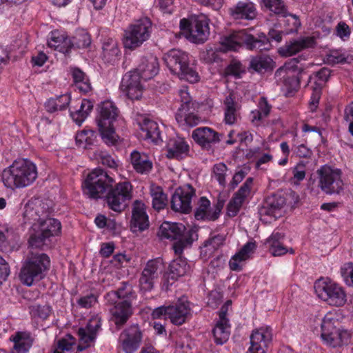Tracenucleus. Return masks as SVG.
<instances>
[{"instance_id": "24", "label": "nucleus", "mask_w": 353, "mask_h": 353, "mask_svg": "<svg viewBox=\"0 0 353 353\" xmlns=\"http://www.w3.org/2000/svg\"><path fill=\"white\" fill-rule=\"evenodd\" d=\"M130 227L133 232H142L149 227L146 207L141 201L136 200L133 203Z\"/></svg>"}, {"instance_id": "29", "label": "nucleus", "mask_w": 353, "mask_h": 353, "mask_svg": "<svg viewBox=\"0 0 353 353\" xmlns=\"http://www.w3.org/2000/svg\"><path fill=\"white\" fill-rule=\"evenodd\" d=\"M313 44L314 39L310 37L293 39L281 47L279 49V53L282 57H291L305 48L312 47Z\"/></svg>"}, {"instance_id": "19", "label": "nucleus", "mask_w": 353, "mask_h": 353, "mask_svg": "<svg viewBox=\"0 0 353 353\" xmlns=\"http://www.w3.org/2000/svg\"><path fill=\"white\" fill-rule=\"evenodd\" d=\"M192 137L194 141L202 148L212 150V145L219 143L223 137L209 127H199L193 130Z\"/></svg>"}, {"instance_id": "45", "label": "nucleus", "mask_w": 353, "mask_h": 353, "mask_svg": "<svg viewBox=\"0 0 353 353\" xmlns=\"http://www.w3.org/2000/svg\"><path fill=\"white\" fill-rule=\"evenodd\" d=\"M225 112L224 122L228 125L234 124L238 119L236 103L234 101L232 95L230 94L225 97L224 101Z\"/></svg>"}, {"instance_id": "49", "label": "nucleus", "mask_w": 353, "mask_h": 353, "mask_svg": "<svg viewBox=\"0 0 353 353\" xmlns=\"http://www.w3.org/2000/svg\"><path fill=\"white\" fill-rule=\"evenodd\" d=\"M262 6L265 7L274 14L285 17L288 12L282 0H259Z\"/></svg>"}, {"instance_id": "8", "label": "nucleus", "mask_w": 353, "mask_h": 353, "mask_svg": "<svg viewBox=\"0 0 353 353\" xmlns=\"http://www.w3.org/2000/svg\"><path fill=\"white\" fill-rule=\"evenodd\" d=\"M118 116L117 107L110 101H104L96 121L101 139L107 145H114L119 137L116 134L113 123Z\"/></svg>"}, {"instance_id": "38", "label": "nucleus", "mask_w": 353, "mask_h": 353, "mask_svg": "<svg viewBox=\"0 0 353 353\" xmlns=\"http://www.w3.org/2000/svg\"><path fill=\"white\" fill-rule=\"evenodd\" d=\"M330 333V334L323 336L321 338L327 345L333 347H339L347 343L350 339L349 332L341 327Z\"/></svg>"}, {"instance_id": "30", "label": "nucleus", "mask_w": 353, "mask_h": 353, "mask_svg": "<svg viewBox=\"0 0 353 353\" xmlns=\"http://www.w3.org/2000/svg\"><path fill=\"white\" fill-rule=\"evenodd\" d=\"M130 163L135 172L140 174H149L153 167L150 157L146 153L136 150L130 153Z\"/></svg>"}, {"instance_id": "50", "label": "nucleus", "mask_w": 353, "mask_h": 353, "mask_svg": "<svg viewBox=\"0 0 353 353\" xmlns=\"http://www.w3.org/2000/svg\"><path fill=\"white\" fill-rule=\"evenodd\" d=\"M253 184V179L252 177H248L243 184L241 186L239 190L234 194L231 201H234V203H237L240 206H242L245 199L249 195L251 187Z\"/></svg>"}, {"instance_id": "59", "label": "nucleus", "mask_w": 353, "mask_h": 353, "mask_svg": "<svg viewBox=\"0 0 353 353\" xmlns=\"http://www.w3.org/2000/svg\"><path fill=\"white\" fill-rule=\"evenodd\" d=\"M291 150L293 155L300 158H309L312 154V150L303 143H293Z\"/></svg>"}, {"instance_id": "60", "label": "nucleus", "mask_w": 353, "mask_h": 353, "mask_svg": "<svg viewBox=\"0 0 353 353\" xmlns=\"http://www.w3.org/2000/svg\"><path fill=\"white\" fill-rule=\"evenodd\" d=\"M101 163L110 168L117 169L118 161L111 154L105 151H101L99 154Z\"/></svg>"}, {"instance_id": "43", "label": "nucleus", "mask_w": 353, "mask_h": 353, "mask_svg": "<svg viewBox=\"0 0 353 353\" xmlns=\"http://www.w3.org/2000/svg\"><path fill=\"white\" fill-rule=\"evenodd\" d=\"M212 333L216 345H223L226 343L230 335V325L228 321H218Z\"/></svg>"}, {"instance_id": "63", "label": "nucleus", "mask_w": 353, "mask_h": 353, "mask_svg": "<svg viewBox=\"0 0 353 353\" xmlns=\"http://www.w3.org/2000/svg\"><path fill=\"white\" fill-rule=\"evenodd\" d=\"M336 35L342 40L346 41L351 34V29L345 22H339L336 27Z\"/></svg>"}, {"instance_id": "4", "label": "nucleus", "mask_w": 353, "mask_h": 353, "mask_svg": "<svg viewBox=\"0 0 353 353\" xmlns=\"http://www.w3.org/2000/svg\"><path fill=\"white\" fill-rule=\"evenodd\" d=\"M158 234L161 238L175 241L172 245L175 254H181L185 248L190 246L197 239V234L194 230H187L183 224L175 222H163Z\"/></svg>"}, {"instance_id": "58", "label": "nucleus", "mask_w": 353, "mask_h": 353, "mask_svg": "<svg viewBox=\"0 0 353 353\" xmlns=\"http://www.w3.org/2000/svg\"><path fill=\"white\" fill-rule=\"evenodd\" d=\"M283 18V22L288 27L286 34L296 32L298 28L301 26L300 20L296 14L288 12V15Z\"/></svg>"}, {"instance_id": "32", "label": "nucleus", "mask_w": 353, "mask_h": 353, "mask_svg": "<svg viewBox=\"0 0 353 353\" xmlns=\"http://www.w3.org/2000/svg\"><path fill=\"white\" fill-rule=\"evenodd\" d=\"M285 204V199L277 194L268 196L259 209L261 216L267 215L276 217Z\"/></svg>"}, {"instance_id": "10", "label": "nucleus", "mask_w": 353, "mask_h": 353, "mask_svg": "<svg viewBox=\"0 0 353 353\" xmlns=\"http://www.w3.org/2000/svg\"><path fill=\"white\" fill-rule=\"evenodd\" d=\"M209 19L205 15L194 16L190 19H182L180 21V29L185 37L190 42L202 44L210 36Z\"/></svg>"}, {"instance_id": "44", "label": "nucleus", "mask_w": 353, "mask_h": 353, "mask_svg": "<svg viewBox=\"0 0 353 353\" xmlns=\"http://www.w3.org/2000/svg\"><path fill=\"white\" fill-rule=\"evenodd\" d=\"M97 134L92 130H83L77 134L76 143L79 147L88 149L97 142Z\"/></svg>"}, {"instance_id": "11", "label": "nucleus", "mask_w": 353, "mask_h": 353, "mask_svg": "<svg viewBox=\"0 0 353 353\" xmlns=\"http://www.w3.org/2000/svg\"><path fill=\"white\" fill-rule=\"evenodd\" d=\"M132 190L129 181L112 184L105 196L108 207L116 212L124 211L132 199Z\"/></svg>"}, {"instance_id": "23", "label": "nucleus", "mask_w": 353, "mask_h": 353, "mask_svg": "<svg viewBox=\"0 0 353 353\" xmlns=\"http://www.w3.org/2000/svg\"><path fill=\"white\" fill-rule=\"evenodd\" d=\"M165 148L168 159L182 160L189 156L190 146L184 138L176 137L168 141Z\"/></svg>"}, {"instance_id": "48", "label": "nucleus", "mask_w": 353, "mask_h": 353, "mask_svg": "<svg viewBox=\"0 0 353 353\" xmlns=\"http://www.w3.org/2000/svg\"><path fill=\"white\" fill-rule=\"evenodd\" d=\"M163 268V259L161 258H157L148 261L142 271V273L148 276L149 277L150 276L154 279H157L161 272Z\"/></svg>"}, {"instance_id": "41", "label": "nucleus", "mask_w": 353, "mask_h": 353, "mask_svg": "<svg viewBox=\"0 0 353 353\" xmlns=\"http://www.w3.org/2000/svg\"><path fill=\"white\" fill-rule=\"evenodd\" d=\"M12 341L14 343L12 353H26L32 345L30 336L26 332H17Z\"/></svg>"}, {"instance_id": "27", "label": "nucleus", "mask_w": 353, "mask_h": 353, "mask_svg": "<svg viewBox=\"0 0 353 353\" xmlns=\"http://www.w3.org/2000/svg\"><path fill=\"white\" fill-rule=\"evenodd\" d=\"M114 307L110 310L117 326L121 327L126 323L133 314L132 302L119 301L115 303H108Z\"/></svg>"}, {"instance_id": "52", "label": "nucleus", "mask_w": 353, "mask_h": 353, "mask_svg": "<svg viewBox=\"0 0 353 353\" xmlns=\"http://www.w3.org/2000/svg\"><path fill=\"white\" fill-rule=\"evenodd\" d=\"M225 53V52L219 46L207 49L203 53L202 58L207 63H219L223 60V55Z\"/></svg>"}, {"instance_id": "47", "label": "nucleus", "mask_w": 353, "mask_h": 353, "mask_svg": "<svg viewBox=\"0 0 353 353\" xmlns=\"http://www.w3.org/2000/svg\"><path fill=\"white\" fill-rule=\"evenodd\" d=\"M210 204V201L205 196L200 198L198 207L194 212V217L196 220L214 221V219H210L212 214Z\"/></svg>"}, {"instance_id": "31", "label": "nucleus", "mask_w": 353, "mask_h": 353, "mask_svg": "<svg viewBox=\"0 0 353 353\" xmlns=\"http://www.w3.org/2000/svg\"><path fill=\"white\" fill-rule=\"evenodd\" d=\"M285 238L283 233L274 231L271 236L266 240L265 244L267 245L270 252L274 256H281L285 254L287 252L294 254V251L292 248L288 249L285 247L283 241Z\"/></svg>"}, {"instance_id": "42", "label": "nucleus", "mask_w": 353, "mask_h": 353, "mask_svg": "<svg viewBox=\"0 0 353 353\" xmlns=\"http://www.w3.org/2000/svg\"><path fill=\"white\" fill-rule=\"evenodd\" d=\"M69 53L73 48H85L91 44V37L85 30H78L74 35L69 38Z\"/></svg>"}, {"instance_id": "17", "label": "nucleus", "mask_w": 353, "mask_h": 353, "mask_svg": "<svg viewBox=\"0 0 353 353\" xmlns=\"http://www.w3.org/2000/svg\"><path fill=\"white\" fill-rule=\"evenodd\" d=\"M250 340V346L247 353H265L272 340L271 327L268 326L261 327L253 330Z\"/></svg>"}, {"instance_id": "5", "label": "nucleus", "mask_w": 353, "mask_h": 353, "mask_svg": "<svg viewBox=\"0 0 353 353\" xmlns=\"http://www.w3.org/2000/svg\"><path fill=\"white\" fill-rule=\"evenodd\" d=\"M50 266V260L46 254L31 252L23 263L19 279L23 284L31 286L46 276Z\"/></svg>"}, {"instance_id": "56", "label": "nucleus", "mask_w": 353, "mask_h": 353, "mask_svg": "<svg viewBox=\"0 0 353 353\" xmlns=\"http://www.w3.org/2000/svg\"><path fill=\"white\" fill-rule=\"evenodd\" d=\"M228 168L223 163H216L213 167V176L222 187L226 185L225 176Z\"/></svg>"}, {"instance_id": "12", "label": "nucleus", "mask_w": 353, "mask_h": 353, "mask_svg": "<svg viewBox=\"0 0 353 353\" xmlns=\"http://www.w3.org/2000/svg\"><path fill=\"white\" fill-rule=\"evenodd\" d=\"M152 30V23L148 17L142 18L131 24L125 31V47L135 49L149 39Z\"/></svg>"}, {"instance_id": "16", "label": "nucleus", "mask_w": 353, "mask_h": 353, "mask_svg": "<svg viewBox=\"0 0 353 353\" xmlns=\"http://www.w3.org/2000/svg\"><path fill=\"white\" fill-rule=\"evenodd\" d=\"M142 77L134 70L126 72L121 81L120 90L131 100H138L143 94Z\"/></svg>"}, {"instance_id": "34", "label": "nucleus", "mask_w": 353, "mask_h": 353, "mask_svg": "<svg viewBox=\"0 0 353 353\" xmlns=\"http://www.w3.org/2000/svg\"><path fill=\"white\" fill-rule=\"evenodd\" d=\"M256 245L255 242L246 243L241 250L236 252L230 260L229 266L231 270L239 272L242 270V263L250 257Z\"/></svg>"}, {"instance_id": "14", "label": "nucleus", "mask_w": 353, "mask_h": 353, "mask_svg": "<svg viewBox=\"0 0 353 353\" xmlns=\"http://www.w3.org/2000/svg\"><path fill=\"white\" fill-rule=\"evenodd\" d=\"M318 186L326 194H339L343 190L341 170L323 165L317 170Z\"/></svg>"}, {"instance_id": "3", "label": "nucleus", "mask_w": 353, "mask_h": 353, "mask_svg": "<svg viewBox=\"0 0 353 353\" xmlns=\"http://www.w3.org/2000/svg\"><path fill=\"white\" fill-rule=\"evenodd\" d=\"M163 60L170 71L180 79L190 83L199 81L200 77L193 64L190 63V57L186 52L179 49H172L164 55Z\"/></svg>"}, {"instance_id": "22", "label": "nucleus", "mask_w": 353, "mask_h": 353, "mask_svg": "<svg viewBox=\"0 0 353 353\" xmlns=\"http://www.w3.org/2000/svg\"><path fill=\"white\" fill-rule=\"evenodd\" d=\"M178 257L173 259L168 267L165 281L163 285H166L167 288L172 285L179 278L184 276L190 272V265L188 263L187 259L182 257L181 254H177Z\"/></svg>"}, {"instance_id": "13", "label": "nucleus", "mask_w": 353, "mask_h": 353, "mask_svg": "<svg viewBox=\"0 0 353 353\" xmlns=\"http://www.w3.org/2000/svg\"><path fill=\"white\" fill-rule=\"evenodd\" d=\"M316 295L330 305L340 307L346 302V294L342 287L324 279H319L314 283Z\"/></svg>"}, {"instance_id": "15", "label": "nucleus", "mask_w": 353, "mask_h": 353, "mask_svg": "<svg viewBox=\"0 0 353 353\" xmlns=\"http://www.w3.org/2000/svg\"><path fill=\"white\" fill-rule=\"evenodd\" d=\"M195 190L190 184L178 188L171 199V208L176 212L189 213L192 210L191 201Z\"/></svg>"}, {"instance_id": "20", "label": "nucleus", "mask_w": 353, "mask_h": 353, "mask_svg": "<svg viewBox=\"0 0 353 353\" xmlns=\"http://www.w3.org/2000/svg\"><path fill=\"white\" fill-rule=\"evenodd\" d=\"M191 316L190 302L180 298L174 304L168 305V319L175 325H181Z\"/></svg>"}, {"instance_id": "9", "label": "nucleus", "mask_w": 353, "mask_h": 353, "mask_svg": "<svg viewBox=\"0 0 353 353\" xmlns=\"http://www.w3.org/2000/svg\"><path fill=\"white\" fill-rule=\"evenodd\" d=\"M114 180L101 168H95L85 179L82 187L84 194L88 198L98 199L105 197Z\"/></svg>"}, {"instance_id": "21", "label": "nucleus", "mask_w": 353, "mask_h": 353, "mask_svg": "<svg viewBox=\"0 0 353 353\" xmlns=\"http://www.w3.org/2000/svg\"><path fill=\"white\" fill-rule=\"evenodd\" d=\"M48 206L40 201L28 203L25 205L23 212L24 222L32 224L34 230V225H38L48 216Z\"/></svg>"}, {"instance_id": "37", "label": "nucleus", "mask_w": 353, "mask_h": 353, "mask_svg": "<svg viewBox=\"0 0 353 353\" xmlns=\"http://www.w3.org/2000/svg\"><path fill=\"white\" fill-rule=\"evenodd\" d=\"M69 37L58 30L50 32L48 40V46L65 54H69Z\"/></svg>"}, {"instance_id": "64", "label": "nucleus", "mask_w": 353, "mask_h": 353, "mask_svg": "<svg viewBox=\"0 0 353 353\" xmlns=\"http://www.w3.org/2000/svg\"><path fill=\"white\" fill-rule=\"evenodd\" d=\"M301 59H302V56H299L298 57L290 59L289 61L285 63L283 68H280L276 70V74L281 72L283 70L296 71L302 69V68H299L298 66V63Z\"/></svg>"}, {"instance_id": "57", "label": "nucleus", "mask_w": 353, "mask_h": 353, "mask_svg": "<svg viewBox=\"0 0 353 353\" xmlns=\"http://www.w3.org/2000/svg\"><path fill=\"white\" fill-rule=\"evenodd\" d=\"M51 307L48 305L35 304L30 307V312L34 317H38L43 320L46 319L51 313Z\"/></svg>"}, {"instance_id": "54", "label": "nucleus", "mask_w": 353, "mask_h": 353, "mask_svg": "<svg viewBox=\"0 0 353 353\" xmlns=\"http://www.w3.org/2000/svg\"><path fill=\"white\" fill-rule=\"evenodd\" d=\"M245 72V67L241 62L237 59H232L230 63L224 70V75L225 77L232 76L236 79L241 77L242 74Z\"/></svg>"}, {"instance_id": "51", "label": "nucleus", "mask_w": 353, "mask_h": 353, "mask_svg": "<svg viewBox=\"0 0 353 353\" xmlns=\"http://www.w3.org/2000/svg\"><path fill=\"white\" fill-rule=\"evenodd\" d=\"M151 196L152 198V207L159 211L164 209L167 204V195L163 190L157 186L151 190Z\"/></svg>"}, {"instance_id": "1", "label": "nucleus", "mask_w": 353, "mask_h": 353, "mask_svg": "<svg viewBox=\"0 0 353 353\" xmlns=\"http://www.w3.org/2000/svg\"><path fill=\"white\" fill-rule=\"evenodd\" d=\"M219 46L225 52L236 51L242 46L250 51H268L271 49L269 39L265 34L258 32L252 34L245 30L233 31L221 36Z\"/></svg>"}, {"instance_id": "39", "label": "nucleus", "mask_w": 353, "mask_h": 353, "mask_svg": "<svg viewBox=\"0 0 353 353\" xmlns=\"http://www.w3.org/2000/svg\"><path fill=\"white\" fill-rule=\"evenodd\" d=\"M71 101L70 94H65L55 98H50L45 103L47 112L54 113L68 108Z\"/></svg>"}, {"instance_id": "6", "label": "nucleus", "mask_w": 353, "mask_h": 353, "mask_svg": "<svg viewBox=\"0 0 353 353\" xmlns=\"http://www.w3.org/2000/svg\"><path fill=\"white\" fill-rule=\"evenodd\" d=\"M61 232V222L47 216L38 225H34L33 232L28 239L29 247L42 249L43 246H48L51 239L60 235Z\"/></svg>"}, {"instance_id": "2", "label": "nucleus", "mask_w": 353, "mask_h": 353, "mask_svg": "<svg viewBox=\"0 0 353 353\" xmlns=\"http://www.w3.org/2000/svg\"><path fill=\"white\" fill-rule=\"evenodd\" d=\"M37 177V169L35 164L27 159L14 161L2 173L4 185L11 189L30 185Z\"/></svg>"}, {"instance_id": "28", "label": "nucleus", "mask_w": 353, "mask_h": 353, "mask_svg": "<svg viewBox=\"0 0 353 353\" xmlns=\"http://www.w3.org/2000/svg\"><path fill=\"white\" fill-rule=\"evenodd\" d=\"M230 15L234 19L252 20L256 16V10L253 3L240 1L228 9Z\"/></svg>"}, {"instance_id": "62", "label": "nucleus", "mask_w": 353, "mask_h": 353, "mask_svg": "<svg viewBox=\"0 0 353 353\" xmlns=\"http://www.w3.org/2000/svg\"><path fill=\"white\" fill-rule=\"evenodd\" d=\"M154 279L149 277L147 275L141 273V276L139 279V286L142 292H150L154 288Z\"/></svg>"}, {"instance_id": "46", "label": "nucleus", "mask_w": 353, "mask_h": 353, "mask_svg": "<svg viewBox=\"0 0 353 353\" xmlns=\"http://www.w3.org/2000/svg\"><path fill=\"white\" fill-rule=\"evenodd\" d=\"M72 76L77 89L83 93H87L91 90V85L88 77L79 68L72 70Z\"/></svg>"}, {"instance_id": "25", "label": "nucleus", "mask_w": 353, "mask_h": 353, "mask_svg": "<svg viewBox=\"0 0 353 353\" xmlns=\"http://www.w3.org/2000/svg\"><path fill=\"white\" fill-rule=\"evenodd\" d=\"M159 70V64L157 57L149 54L141 57L137 67L134 70L143 81H148L156 76Z\"/></svg>"}, {"instance_id": "33", "label": "nucleus", "mask_w": 353, "mask_h": 353, "mask_svg": "<svg viewBox=\"0 0 353 353\" xmlns=\"http://www.w3.org/2000/svg\"><path fill=\"white\" fill-rule=\"evenodd\" d=\"M275 67L276 63L270 56L261 54L250 57L248 70L263 74L273 70Z\"/></svg>"}, {"instance_id": "55", "label": "nucleus", "mask_w": 353, "mask_h": 353, "mask_svg": "<svg viewBox=\"0 0 353 353\" xmlns=\"http://www.w3.org/2000/svg\"><path fill=\"white\" fill-rule=\"evenodd\" d=\"M321 327L322 337L323 336H327L328 334H330V332H333V331L341 327V326L338 320L325 316L322 320Z\"/></svg>"}, {"instance_id": "40", "label": "nucleus", "mask_w": 353, "mask_h": 353, "mask_svg": "<svg viewBox=\"0 0 353 353\" xmlns=\"http://www.w3.org/2000/svg\"><path fill=\"white\" fill-rule=\"evenodd\" d=\"M93 108L92 103L88 99H81L79 109L72 110L70 109V115L72 120L79 125H81L88 117Z\"/></svg>"}, {"instance_id": "53", "label": "nucleus", "mask_w": 353, "mask_h": 353, "mask_svg": "<svg viewBox=\"0 0 353 353\" xmlns=\"http://www.w3.org/2000/svg\"><path fill=\"white\" fill-rule=\"evenodd\" d=\"M120 54V50L114 41L111 40L103 44V56L108 62H114Z\"/></svg>"}, {"instance_id": "36", "label": "nucleus", "mask_w": 353, "mask_h": 353, "mask_svg": "<svg viewBox=\"0 0 353 353\" xmlns=\"http://www.w3.org/2000/svg\"><path fill=\"white\" fill-rule=\"evenodd\" d=\"M141 136L144 139L157 143L161 140V132L158 123L148 118H143L139 122Z\"/></svg>"}, {"instance_id": "7", "label": "nucleus", "mask_w": 353, "mask_h": 353, "mask_svg": "<svg viewBox=\"0 0 353 353\" xmlns=\"http://www.w3.org/2000/svg\"><path fill=\"white\" fill-rule=\"evenodd\" d=\"M179 97L181 105L175 114V119L179 126L186 130L197 125L201 118L196 112L197 104L192 100L187 87L183 86L179 90Z\"/></svg>"}, {"instance_id": "61", "label": "nucleus", "mask_w": 353, "mask_h": 353, "mask_svg": "<svg viewBox=\"0 0 353 353\" xmlns=\"http://www.w3.org/2000/svg\"><path fill=\"white\" fill-rule=\"evenodd\" d=\"M79 343L89 344L96 339L95 336L86 327H79L77 332Z\"/></svg>"}, {"instance_id": "35", "label": "nucleus", "mask_w": 353, "mask_h": 353, "mask_svg": "<svg viewBox=\"0 0 353 353\" xmlns=\"http://www.w3.org/2000/svg\"><path fill=\"white\" fill-rule=\"evenodd\" d=\"M225 241V236L224 234H218L210 237L200 247L201 257L204 260L211 257L215 251L223 245Z\"/></svg>"}, {"instance_id": "26", "label": "nucleus", "mask_w": 353, "mask_h": 353, "mask_svg": "<svg viewBox=\"0 0 353 353\" xmlns=\"http://www.w3.org/2000/svg\"><path fill=\"white\" fill-rule=\"evenodd\" d=\"M107 303H115L119 301L133 302L137 299V294L132 285L128 282H122L117 290L108 292L105 296Z\"/></svg>"}, {"instance_id": "18", "label": "nucleus", "mask_w": 353, "mask_h": 353, "mask_svg": "<svg viewBox=\"0 0 353 353\" xmlns=\"http://www.w3.org/2000/svg\"><path fill=\"white\" fill-rule=\"evenodd\" d=\"M142 332L138 325L125 328L120 334V342L125 353H134L139 348L142 341Z\"/></svg>"}]
</instances>
